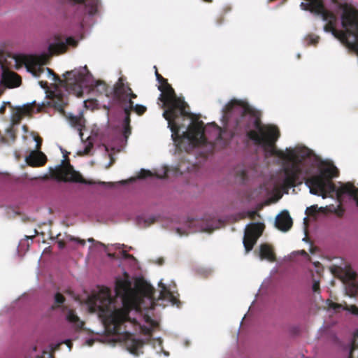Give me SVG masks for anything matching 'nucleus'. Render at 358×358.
<instances>
[{
  "label": "nucleus",
  "mask_w": 358,
  "mask_h": 358,
  "mask_svg": "<svg viewBox=\"0 0 358 358\" xmlns=\"http://www.w3.org/2000/svg\"><path fill=\"white\" fill-rule=\"evenodd\" d=\"M124 114H125V117H124V122H123L124 136L125 138H127L131 134V126H130V122H131V118H130L131 111L126 106L124 108Z\"/></svg>",
  "instance_id": "19"
},
{
  "label": "nucleus",
  "mask_w": 358,
  "mask_h": 358,
  "mask_svg": "<svg viewBox=\"0 0 358 358\" xmlns=\"http://www.w3.org/2000/svg\"><path fill=\"white\" fill-rule=\"evenodd\" d=\"M319 211L323 212L324 209L322 207L318 208L317 205H313L310 207H308L306 210V214L308 216H315Z\"/></svg>",
  "instance_id": "22"
},
{
  "label": "nucleus",
  "mask_w": 358,
  "mask_h": 358,
  "mask_svg": "<svg viewBox=\"0 0 358 358\" xmlns=\"http://www.w3.org/2000/svg\"><path fill=\"white\" fill-rule=\"evenodd\" d=\"M328 306L330 308H332L334 310H338L343 307L342 304H339L337 303H334L330 300H328Z\"/></svg>",
  "instance_id": "31"
},
{
  "label": "nucleus",
  "mask_w": 358,
  "mask_h": 358,
  "mask_svg": "<svg viewBox=\"0 0 358 358\" xmlns=\"http://www.w3.org/2000/svg\"><path fill=\"white\" fill-rule=\"evenodd\" d=\"M99 184H101V185H106V182H99Z\"/></svg>",
  "instance_id": "48"
},
{
  "label": "nucleus",
  "mask_w": 358,
  "mask_h": 358,
  "mask_svg": "<svg viewBox=\"0 0 358 358\" xmlns=\"http://www.w3.org/2000/svg\"><path fill=\"white\" fill-rule=\"evenodd\" d=\"M264 227L262 223H251L247 226L243 241L246 252L252 250L258 238L262 234Z\"/></svg>",
  "instance_id": "9"
},
{
  "label": "nucleus",
  "mask_w": 358,
  "mask_h": 358,
  "mask_svg": "<svg viewBox=\"0 0 358 358\" xmlns=\"http://www.w3.org/2000/svg\"><path fill=\"white\" fill-rule=\"evenodd\" d=\"M92 147H93V144L91 142H90L85 147V152L87 154L89 153L90 152L91 149L92 148Z\"/></svg>",
  "instance_id": "38"
},
{
  "label": "nucleus",
  "mask_w": 358,
  "mask_h": 358,
  "mask_svg": "<svg viewBox=\"0 0 358 358\" xmlns=\"http://www.w3.org/2000/svg\"><path fill=\"white\" fill-rule=\"evenodd\" d=\"M2 73L1 78V85L5 88H15L21 85V77L14 71L6 69L3 65L1 66Z\"/></svg>",
  "instance_id": "11"
},
{
  "label": "nucleus",
  "mask_w": 358,
  "mask_h": 358,
  "mask_svg": "<svg viewBox=\"0 0 358 358\" xmlns=\"http://www.w3.org/2000/svg\"><path fill=\"white\" fill-rule=\"evenodd\" d=\"M319 36L315 34H309L306 38V41L308 45H315L319 41Z\"/></svg>",
  "instance_id": "24"
},
{
  "label": "nucleus",
  "mask_w": 358,
  "mask_h": 358,
  "mask_svg": "<svg viewBox=\"0 0 358 358\" xmlns=\"http://www.w3.org/2000/svg\"><path fill=\"white\" fill-rule=\"evenodd\" d=\"M301 2V8L322 16L327 23L324 30L332 34L350 50L358 55V10L345 0H331L342 10L341 24L343 30L336 29V16L327 10L322 0H306Z\"/></svg>",
  "instance_id": "5"
},
{
  "label": "nucleus",
  "mask_w": 358,
  "mask_h": 358,
  "mask_svg": "<svg viewBox=\"0 0 358 358\" xmlns=\"http://www.w3.org/2000/svg\"><path fill=\"white\" fill-rule=\"evenodd\" d=\"M222 120L236 132L245 131L250 140L262 146L271 156L289 163L283 169L282 189H288L301 183L299 181L303 172L301 164L303 159L310 155V150L304 148L298 154L290 148H287L286 152L278 150L275 142L280 137L278 129L275 126L263 125L261 112L245 101L234 99L226 104L222 109Z\"/></svg>",
  "instance_id": "2"
},
{
  "label": "nucleus",
  "mask_w": 358,
  "mask_h": 358,
  "mask_svg": "<svg viewBox=\"0 0 358 358\" xmlns=\"http://www.w3.org/2000/svg\"><path fill=\"white\" fill-rule=\"evenodd\" d=\"M158 90L162 92L159 99L163 102L167 109L163 113L164 117L168 121V127L172 132V138L176 147L180 150H187L184 142H187L189 148L204 145L211 143L206 137L204 123L201 120H192L186 131L180 134L182 125L177 122L180 117L190 118L192 114L186 110L187 104L185 101L176 94L171 85L168 83L164 85H159Z\"/></svg>",
  "instance_id": "3"
},
{
  "label": "nucleus",
  "mask_w": 358,
  "mask_h": 358,
  "mask_svg": "<svg viewBox=\"0 0 358 358\" xmlns=\"http://www.w3.org/2000/svg\"><path fill=\"white\" fill-rule=\"evenodd\" d=\"M65 300V297L61 293H56L55 295V303L52 306L51 308L55 310L59 308H62L63 312H65L67 310V308L63 306ZM66 318L69 322L73 324L77 329H82L84 325V322L80 320L79 317L76 314L75 310L72 309L68 310Z\"/></svg>",
  "instance_id": "10"
},
{
  "label": "nucleus",
  "mask_w": 358,
  "mask_h": 358,
  "mask_svg": "<svg viewBox=\"0 0 358 358\" xmlns=\"http://www.w3.org/2000/svg\"><path fill=\"white\" fill-rule=\"evenodd\" d=\"M348 194L356 201L358 206V189L351 183H346L341 185L336 190V196L339 201L343 199V195Z\"/></svg>",
  "instance_id": "13"
},
{
  "label": "nucleus",
  "mask_w": 358,
  "mask_h": 358,
  "mask_svg": "<svg viewBox=\"0 0 358 358\" xmlns=\"http://www.w3.org/2000/svg\"><path fill=\"white\" fill-rule=\"evenodd\" d=\"M143 345V343L140 340L134 339L131 341V352L134 353L136 351L138 350Z\"/></svg>",
  "instance_id": "25"
},
{
  "label": "nucleus",
  "mask_w": 358,
  "mask_h": 358,
  "mask_svg": "<svg viewBox=\"0 0 358 358\" xmlns=\"http://www.w3.org/2000/svg\"><path fill=\"white\" fill-rule=\"evenodd\" d=\"M88 241H89L90 242H93V241H94V239L92 238H89V239H88Z\"/></svg>",
  "instance_id": "49"
},
{
  "label": "nucleus",
  "mask_w": 358,
  "mask_h": 358,
  "mask_svg": "<svg viewBox=\"0 0 358 358\" xmlns=\"http://www.w3.org/2000/svg\"><path fill=\"white\" fill-rule=\"evenodd\" d=\"M155 76L159 85H164L168 83L167 79L164 78L161 74H159L157 69L155 71Z\"/></svg>",
  "instance_id": "28"
},
{
  "label": "nucleus",
  "mask_w": 358,
  "mask_h": 358,
  "mask_svg": "<svg viewBox=\"0 0 358 358\" xmlns=\"http://www.w3.org/2000/svg\"><path fill=\"white\" fill-rule=\"evenodd\" d=\"M71 241H75V242H77L78 243L82 245H84L85 244V241L83 240V239H80L79 238H75V237H71L70 238Z\"/></svg>",
  "instance_id": "35"
},
{
  "label": "nucleus",
  "mask_w": 358,
  "mask_h": 358,
  "mask_svg": "<svg viewBox=\"0 0 358 358\" xmlns=\"http://www.w3.org/2000/svg\"><path fill=\"white\" fill-rule=\"evenodd\" d=\"M222 21H223V18L220 17V19L217 20V24H222Z\"/></svg>",
  "instance_id": "45"
},
{
  "label": "nucleus",
  "mask_w": 358,
  "mask_h": 358,
  "mask_svg": "<svg viewBox=\"0 0 358 358\" xmlns=\"http://www.w3.org/2000/svg\"><path fill=\"white\" fill-rule=\"evenodd\" d=\"M27 110L20 108H16L11 116V122L13 125L20 124L23 117L27 114Z\"/></svg>",
  "instance_id": "20"
},
{
  "label": "nucleus",
  "mask_w": 358,
  "mask_h": 358,
  "mask_svg": "<svg viewBox=\"0 0 358 358\" xmlns=\"http://www.w3.org/2000/svg\"><path fill=\"white\" fill-rule=\"evenodd\" d=\"M236 175L243 182L248 179V172L245 169L237 170Z\"/></svg>",
  "instance_id": "26"
},
{
  "label": "nucleus",
  "mask_w": 358,
  "mask_h": 358,
  "mask_svg": "<svg viewBox=\"0 0 358 358\" xmlns=\"http://www.w3.org/2000/svg\"><path fill=\"white\" fill-rule=\"evenodd\" d=\"M78 42L73 37H68L65 42L61 41L50 44L48 51L50 55L64 53L67 49V45L76 46Z\"/></svg>",
  "instance_id": "12"
},
{
  "label": "nucleus",
  "mask_w": 358,
  "mask_h": 358,
  "mask_svg": "<svg viewBox=\"0 0 358 358\" xmlns=\"http://www.w3.org/2000/svg\"><path fill=\"white\" fill-rule=\"evenodd\" d=\"M348 358H358V330L354 333Z\"/></svg>",
  "instance_id": "21"
},
{
  "label": "nucleus",
  "mask_w": 358,
  "mask_h": 358,
  "mask_svg": "<svg viewBox=\"0 0 358 358\" xmlns=\"http://www.w3.org/2000/svg\"><path fill=\"white\" fill-rule=\"evenodd\" d=\"M259 256L262 259H267L270 262L275 260V255L273 248L268 244H262L259 247Z\"/></svg>",
  "instance_id": "17"
},
{
  "label": "nucleus",
  "mask_w": 358,
  "mask_h": 358,
  "mask_svg": "<svg viewBox=\"0 0 358 358\" xmlns=\"http://www.w3.org/2000/svg\"><path fill=\"white\" fill-rule=\"evenodd\" d=\"M145 321L147 322H152V319L150 318V316L145 315Z\"/></svg>",
  "instance_id": "43"
},
{
  "label": "nucleus",
  "mask_w": 358,
  "mask_h": 358,
  "mask_svg": "<svg viewBox=\"0 0 358 358\" xmlns=\"http://www.w3.org/2000/svg\"><path fill=\"white\" fill-rule=\"evenodd\" d=\"M52 176L58 181L79 182L86 185H94L96 182L85 179L83 176L74 170L69 159L62 162L51 173Z\"/></svg>",
  "instance_id": "8"
},
{
  "label": "nucleus",
  "mask_w": 358,
  "mask_h": 358,
  "mask_svg": "<svg viewBox=\"0 0 358 358\" xmlns=\"http://www.w3.org/2000/svg\"><path fill=\"white\" fill-rule=\"evenodd\" d=\"M213 131L215 132L216 140L221 138L220 128L219 127H213Z\"/></svg>",
  "instance_id": "33"
},
{
  "label": "nucleus",
  "mask_w": 358,
  "mask_h": 358,
  "mask_svg": "<svg viewBox=\"0 0 358 358\" xmlns=\"http://www.w3.org/2000/svg\"><path fill=\"white\" fill-rule=\"evenodd\" d=\"M6 110V106L3 105L0 107V113H3Z\"/></svg>",
  "instance_id": "44"
},
{
  "label": "nucleus",
  "mask_w": 358,
  "mask_h": 358,
  "mask_svg": "<svg viewBox=\"0 0 358 358\" xmlns=\"http://www.w3.org/2000/svg\"><path fill=\"white\" fill-rule=\"evenodd\" d=\"M203 1L205 2H207V3H211L213 1V0H203Z\"/></svg>",
  "instance_id": "46"
},
{
  "label": "nucleus",
  "mask_w": 358,
  "mask_h": 358,
  "mask_svg": "<svg viewBox=\"0 0 358 358\" xmlns=\"http://www.w3.org/2000/svg\"><path fill=\"white\" fill-rule=\"evenodd\" d=\"M152 176V173L148 170L141 169L138 177L140 178H146Z\"/></svg>",
  "instance_id": "29"
},
{
  "label": "nucleus",
  "mask_w": 358,
  "mask_h": 358,
  "mask_svg": "<svg viewBox=\"0 0 358 358\" xmlns=\"http://www.w3.org/2000/svg\"><path fill=\"white\" fill-rule=\"evenodd\" d=\"M122 257L123 258L126 259H134V256L132 255H130L129 253H127L126 251L123 250L122 252Z\"/></svg>",
  "instance_id": "36"
},
{
  "label": "nucleus",
  "mask_w": 358,
  "mask_h": 358,
  "mask_svg": "<svg viewBox=\"0 0 358 358\" xmlns=\"http://www.w3.org/2000/svg\"><path fill=\"white\" fill-rule=\"evenodd\" d=\"M38 234V231L36 229L34 230V234L31 236H25L27 239L32 240L36 235Z\"/></svg>",
  "instance_id": "40"
},
{
  "label": "nucleus",
  "mask_w": 358,
  "mask_h": 358,
  "mask_svg": "<svg viewBox=\"0 0 358 358\" xmlns=\"http://www.w3.org/2000/svg\"><path fill=\"white\" fill-rule=\"evenodd\" d=\"M25 160L29 166L37 167L43 166L47 161V157L42 152L34 150L26 157Z\"/></svg>",
  "instance_id": "15"
},
{
  "label": "nucleus",
  "mask_w": 358,
  "mask_h": 358,
  "mask_svg": "<svg viewBox=\"0 0 358 358\" xmlns=\"http://www.w3.org/2000/svg\"><path fill=\"white\" fill-rule=\"evenodd\" d=\"M161 290L158 298L155 296V289L146 282L138 281L132 287L129 280L117 279L115 283L116 296L121 298L122 307L114 308L110 289L101 287L92 294L87 300L89 310L97 313L106 328L114 334L127 333L126 323L138 324L135 318L129 316L131 310L142 312L153 309L156 300H166L173 306L180 307L181 302L164 285L159 283Z\"/></svg>",
  "instance_id": "1"
},
{
  "label": "nucleus",
  "mask_w": 358,
  "mask_h": 358,
  "mask_svg": "<svg viewBox=\"0 0 358 358\" xmlns=\"http://www.w3.org/2000/svg\"><path fill=\"white\" fill-rule=\"evenodd\" d=\"M3 93V90L0 89V96L2 95Z\"/></svg>",
  "instance_id": "47"
},
{
  "label": "nucleus",
  "mask_w": 358,
  "mask_h": 358,
  "mask_svg": "<svg viewBox=\"0 0 358 358\" xmlns=\"http://www.w3.org/2000/svg\"><path fill=\"white\" fill-rule=\"evenodd\" d=\"M69 122L79 132V135L81 139H83V134L82 131L85 128V120L82 117L71 116L69 117Z\"/></svg>",
  "instance_id": "18"
},
{
  "label": "nucleus",
  "mask_w": 358,
  "mask_h": 358,
  "mask_svg": "<svg viewBox=\"0 0 358 358\" xmlns=\"http://www.w3.org/2000/svg\"><path fill=\"white\" fill-rule=\"evenodd\" d=\"M94 87L96 91L99 92L101 94H107L108 86L104 82L97 81Z\"/></svg>",
  "instance_id": "23"
},
{
  "label": "nucleus",
  "mask_w": 358,
  "mask_h": 358,
  "mask_svg": "<svg viewBox=\"0 0 358 358\" xmlns=\"http://www.w3.org/2000/svg\"><path fill=\"white\" fill-rule=\"evenodd\" d=\"M338 176V170L332 165L324 169L319 175L307 178L305 183L310 188V192L312 194L325 198L327 190L335 191L336 186L331 180Z\"/></svg>",
  "instance_id": "6"
},
{
  "label": "nucleus",
  "mask_w": 358,
  "mask_h": 358,
  "mask_svg": "<svg viewBox=\"0 0 358 358\" xmlns=\"http://www.w3.org/2000/svg\"><path fill=\"white\" fill-rule=\"evenodd\" d=\"M41 139L39 138V141H37L36 149L39 150L41 148Z\"/></svg>",
  "instance_id": "41"
},
{
  "label": "nucleus",
  "mask_w": 358,
  "mask_h": 358,
  "mask_svg": "<svg viewBox=\"0 0 358 358\" xmlns=\"http://www.w3.org/2000/svg\"><path fill=\"white\" fill-rule=\"evenodd\" d=\"M169 172V169L166 168L164 171V175L163 176H159V178H166Z\"/></svg>",
  "instance_id": "42"
},
{
  "label": "nucleus",
  "mask_w": 358,
  "mask_h": 358,
  "mask_svg": "<svg viewBox=\"0 0 358 358\" xmlns=\"http://www.w3.org/2000/svg\"><path fill=\"white\" fill-rule=\"evenodd\" d=\"M1 53H2V52H1V51L0 50V56L1 55Z\"/></svg>",
  "instance_id": "50"
},
{
  "label": "nucleus",
  "mask_w": 358,
  "mask_h": 358,
  "mask_svg": "<svg viewBox=\"0 0 358 358\" xmlns=\"http://www.w3.org/2000/svg\"><path fill=\"white\" fill-rule=\"evenodd\" d=\"M57 245L59 249H64L66 246V243L64 241H59Z\"/></svg>",
  "instance_id": "39"
},
{
  "label": "nucleus",
  "mask_w": 358,
  "mask_h": 358,
  "mask_svg": "<svg viewBox=\"0 0 358 358\" xmlns=\"http://www.w3.org/2000/svg\"><path fill=\"white\" fill-rule=\"evenodd\" d=\"M77 3H83L85 4V8L87 13L90 15H95L99 10V7L100 6V1L99 0H73Z\"/></svg>",
  "instance_id": "16"
},
{
  "label": "nucleus",
  "mask_w": 358,
  "mask_h": 358,
  "mask_svg": "<svg viewBox=\"0 0 358 358\" xmlns=\"http://www.w3.org/2000/svg\"><path fill=\"white\" fill-rule=\"evenodd\" d=\"M45 56H29L24 58V63L27 71L34 76L39 77L44 71H47L48 76H52L56 83L54 84V90L50 92V99L52 106L60 112L64 111L68 103V96L66 92L72 93L80 97L83 94V89L89 85L90 73L87 66L82 69L66 71L64 74V79H61L52 69L44 68L43 64Z\"/></svg>",
  "instance_id": "4"
},
{
  "label": "nucleus",
  "mask_w": 358,
  "mask_h": 358,
  "mask_svg": "<svg viewBox=\"0 0 358 358\" xmlns=\"http://www.w3.org/2000/svg\"><path fill=\"white\" fill-rule=\"evenodd\" d=\"M39 85L44 90H47L48 88V84L46 81L41 80L39 81Z\"/></svg>",
  "instance_id": "37"
},
{
  "label": "nucleus",
  "mask_w": 358,
  "mask_h": 358,
  "mask_svg": "<svg viewBox=\"0 0 358 358\" xmlns=\"http://www.w3.org/2000/svg\"><path fill=\"white\" fill-rule=\"evenodd\" d=\"M114 94L115 98L121 103H128L127 106L129 110L134 111L138 115H142L146 111L145 106L139 104H134L132 99L137 97L129 87L128 83H124L122 79L120 78L114 87Z\"/></svg>",
  "instance_id": "7"
},
{
  "label": "nucleus",
  "mask_w": 358,
  "mask_h": 358,
  "mask_svg": "<svg viewBox=\"0 0 358 358\" xmlns=\"http://www.w3.org/2000/svg\"><path fill=\"white\" fill-rule=\"evenodd\" d=\"M247 214L249 218H250L251 220H255V217L257 215V212L256 210H249L248 211Z\"/></svg>",
  "instance_id": "34"
},
{
  "label": "nucleus",
  "mask_w": 358,
  "mask_h": 358,
  "mask_svg": "<svg viewBox=\"0 0 358 358\" xmlns=\"http://www.w3.org/2000/svg\"><path fill=\"white\" fill-rule=\"evenodd\" d=\"M334 209L330 210L334 212L338 217H341L344 215L345 209L342 207L341 204L338 205L337 207H334Z\"/></svg>",
  "instance_id": "27"
},
{
  "label": "nucleus",
  "mask_w": 358,
  "mask_h": 358,
  "mask_svg": "<svg viewBox=\"0 0 358 358\" xmlns=\"http://www.w3.org/2000/svg\"><path fill=\"white\" fill-rule=\"evenodd\" d=\"M312 289H313V291L314 292H320V282H319V281L315 280L313 282Z\"/></svg>",
  "instance_id": "32"
},
{
  "label": "nucleus",
  "mask_w": 358,
  "mask_h": 358,
  "mask_svg": "<svg viewBox=\"0 0 358 358\" xmlns=\"http://www.w3.org/2000/svg\"><path fill=\"white\" fill-rule=\"evenodd\" d=\"M275 227L282 231H287L292 226V220L287 210L282 211L275 217Z\"/></svg>",
  "instance_id": "14"
},
{
  "label": "nucleus",
  "mask_w": 358,
  "mask_h": 358,
  "mask_svg": "<svg viewBox=\"0 0 358 358\" xmlns=\"http://www.w3.org/2000/svg\"><path fill=\"white\" fill-rule=\"evenodd\" d=\"M343 308L344 310H347L350 311L351 313H352L355 315H358V308L357 306H354V305L350 306V307H348L345 304V307H343Z\"/></svg>",
  "instance_id": "30"
}]
</instances>
